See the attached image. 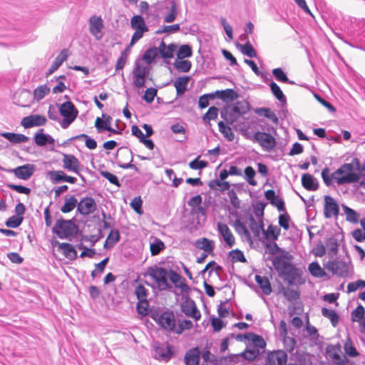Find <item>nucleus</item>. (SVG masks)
Returning <instances> with one entry per match:
<instances>
[{
  "instance_id": "864d4df0",
  "label": "nucleus",
  "mask_w": 365,
  "mask_h": 365,
  "mask_svg": "<svg viewBox=\"0 0 365 365\" xmlns=\"http://www.w3.org/2000/svg\"><path fill=\"white\" fill-rule=\"evenodd\" d=\"M250 110V105L248 101L243 100L237 101L233 105V110L238 112L240 115H242Z\"/></svg>"
},
{
  "instance_id": "c756f323",
  "label": "nucleus",
  "mask_w": 365,
  "mask_h": 365,
  "mask_svg": "<svg viewBox=\"0 0 365 365\" xmlns=\"http://www.w3.org/2000/svg\"><path fill=\"white\" fill-rule=\"evenodd\" d=\"M68 58V50L63 49L61 53L56 57L51 67L49 68L48 72L46 73L47 76L51 75L55 71H56L62 63L66 61Z\"/></svg>"
},
{
  "instance_id": "4468645a",
  "label": "nucleus",
  "mask_w": 365,
  "mask_h": 365,
  "mask_svg": "<svg viewBox=\"0 0 365 365\" xmlns=\"http://www.w3.org/2000/svg\"><path fill=\"white\" fill-rule=\"evenodd\" d=\"M97 208L95 200L91 197H86L78 202L77 212L83 216L92 214Z\"/></svg>"
},
{
  "instance_id": "7ed1b4c3",
  "label": "nucleus",
  "mask_w": 365,
  "mask_h": 365,
  "mask_svg": "<svg viewBox=\"0 0 365 365\" xmlns=\"http://www.w3.org/2000/svg\"><path fill=\"white\" fill-rule=\"evenodd\" d=\"M292 259V255L289 253L277 255L272 259V264L279 276L287 281L289 285L294 284L302 275V271L287 261Z\"/></svg>"
},
{
  "instance_id": "dca6fc26",
  "label": "nucleus",
  "mask_w": 365,
  "mask_h": 365,
  "mask_svg": "<svg viewBox=\"0 0 365 365\" xmlns=\"http://www.w3.org/2000/svg\"><path fill=\"white\" fill-rule=\"evenodd\" d=\"M324 215L325 218L337 216L339 214V206L338 202L329 195H325L324 197Z\"/></svg>"
},
{
  "instance_id": "a19ab883",
  "label": "nucleus",
  "mask_w": 365,
  "mask_h": 365,
  "mask_svg": "<svg viewBox=\"0 0 365 365\" xmlns=\"http://www.w3.org/2000/svg\"><path fill=\"white\" fill-rule=\"evenodd\" d=\"M280 292L286 299L290 302H294L298 300L300 297V292L297 290H294L289 287H285L282 286Z\"/></svg>"
},
{
  "instance_id": "49530a36",
  "label": "nucleus",
  "mask_w": 365,
  "mask_h": 365,
  "mask_svg": "<svg viewBox=\"0 0 365 365\" xmlns=\"http://www.w3.org/2000/svg\"><path fill=\"white\" fill-rule=\"evenodd\" d=\"M165 249L164 242L158 237H154L150 244V250L152 256L159 255L163 250Z\"/></svg>"
},
{
  "instance_id": "0e129e2a",
  "label": "nucleus",
  "mask_w": 365,
  "mask_h": 365,
  "mask_svg": "<svg viewBox=\"0 0 365 365\" xmlns=\"http://www.w3.org/2000/svg\"><path fill=\"white\" fill-rule=\"evenodd\" d=\"M245 179L246 181L252 186L257 185V181L254 179L256 172L255 169L251 166H247L245 168Z\"/></svg>"
},
{
  "instance_id": "e2e57ef3",
  "label": "nucleus",
  "mask_w": 365,
  "mask_h": 365,
  "mask_svg": "<svg viewBox=\"0 0 365 365\" xmlns=\"http://www.w3.org/2000/svg\"><path fill=\"white\" fill-rule=\"evenodd\" d=\"M192 55V47L187 44H183L178 48L177 56L179 59H183L185 58H189Z\"/></svg>"
},
{
  "instance_id": "9b49d317",
  "label": "nucleus",
  "mask_w": 365,
  "mask_h": 365,
  "mask_svg": "<svg viewBox=\"0 0 365 365\" xmlns=\"http://www.w3.org/2000/svg\"><path fill=\"white\" fill-rule=\"evenodd\" d=\"M252 140L257 142L262 149L267 152L271 151L277 146L275 138L271 134L265 132H256Z\"/></svg>"
},
{
  "instance_id": "c85d7f7f",
  "label": "nucleus",
  "mask_w": 365,
  "mask_h": 365,
  "mask_svg": "<svg viewBox=\"0 0 365 365\" xmlns=\"http://www.w3.org/2000/svg\"><path fill=\"white\" fill-rule=\"evenodd\" d=\"M249 221V227L251 231L252 232L254 237H259L261 232H264V222L262 219H259L258 222H257L255 217L250 215L248 217Z\"/></svg>"
},
{
  "instance_id": "f03ea898",
  "label": "nucleus",
  "mask_w": 365,
  "mask_h": 365,
  "mask_svg": "<svg viewBox=\"0 0 365 365\" xmlns=\"http://www.w3.org/2000/svg\"><path fill=\"white\" fill-rule=\"evenodd\" d=\"M292 259V255L289 253L277 255L272 259V264L279 276L287 281L289 285L294 284L302 275V271L287 261Z\"/></svg>"
},
{
  "instance_id": "774afa93",
  "label": "nucleus",
  "mask_w": 365,
  "mask_h": 365,
  "mask_svg": "<svg viewBox=\"0 0 365 365\" xmlns=\"http://www.w3.org/2000/svg\"><path fill=\"white\" fill-rule=\"evenodd\" d=\"M135 294L138 300L142 302L143 300H148L149 292L143 284H139L135 289Z\"/></svg>"
},
{
  "instance_id": "6e6552de",
  "label": "nucleus",
  "mask_w": 365,
  "mask_h": 365,
  "mask_svg": "<svg viewBox=\"0 0 365 365\" xmlns=\"http://www.w3.org/2000/svg\"><path fill=\"white\" fill-rule=\"evenodd\" d=\"M58 107L59 113L63 117L60 124L61 128L66 129L76 120L78 110L71 101H67Z\"/></svg>"
},
{
  "instance_id": "6e6d98bb",
  "label": "nucleus",
  "mask_w": 365,
  "mask_h": 365,
  "mask_svg": "<svg viewBox=\"0 0 365 365\" xmlns=\"http://www.w3.org/2000/svg\"><path fill=\"white\" fill-rule=\"evenodd\" d=\"M158 54V48L155 46L148 48L143 55L142 60L146 63L150 64L153 62Z\"/></svg>"
},
{
  "instance_id": "423d86ee",
  "label": "nucleus",
  "mask_w": 365,
  "mask_h": 365,
  "mask_svg": "<svg viewBox=\"0 0 365 365\" xmlns=\"http://www.w3.org/2000/svg\"><path fill=\"white\" fill-rule=\"evenodd\" d=\"M352 163H344L332 173V178L341 185L347 183H353L359 181V174L353 172Z\"/></svg>"
},
{
  "instance_id": "412c9836",
  "label": "nucleus",
  "mask_w": 365,
  "mask_h": 365,
  "mask_svg": "<svg viewBox=\"0 0 365 365\" xmlns=\"http://www.w3.org/2000/svg\"><path fill=\"white\" fill-rule=\"evenodd\" d=\"M359 29L353 34V39L356 47L365 51V21L359 23Z\"/></svg>"
},
{
  "instance_id": "a878e982",
  "label": "nucleus",
  "mask_w": 365,
  "mask_h": 365,
  "mask_svg": "<svg viewBox=\"0 0 365 365\" xmlns=\"http://www.w3.org/2000/svg\"><path fill=\"white\" fill-rule=\"evenodd\" d=\"M35 143L40 147L46 145L47 144L53 145L55 140L48 134L43 133V129H39L34 137Z\"/></svg>"
},
{
  "instance_id": "f704fd0d",
  "label": "nucleus",
  "mask_w": 365,
  "mask_h": 365,
  "mask_svg": "<svg viewBox=\"0 0 365 365\" xmlns=\"http://www.w3.org/2000/svg\"><path fill=\"white\" fill-rule=\"evenodd\" d=\"M1 135L4 138H5L6 140H8L11 143H21L29 141V138L26 136L24 134L21 133H9L5 132L2 133Z\"/></svg>"
},
{
  "instance_id": "1a4fd4ad",
  "label": "nucleus",
  "mask_w": 365,
  "mask_h": 365,
  "mask_svg": "<svg viewBox=\"0 0 365 365\" xmlns=\"http://www.w3.org/2000/svg\"><path fill=\"white\" fill-rule=\"evenodd\" d=\"M350 264V259H349L348 262H346L339 257H336L333 260H329L324 264V267L334 275L341 277H346L349 274Z\"/></svg>"
},
{
  "instance_id": "4c0bfd02",
  "label": "nucleus",
  "mask_w": 365,
  "mask_h": 365,
  "mask_svg": "<svg viewBox=\"0 0 365 365\" xmlns=\"http://www.w3.org/2000/svg\"><path fill=\"white\" fill-rule=\"evenodd\" d=\"M103 118H104L103 120L98 117L95 122V127L98 133L107 130L110 127L111 116L103 114Z\"/></svg>"
},
{
  "instance_id": "37998d69",
  "label": "nucleus",
  "mask_w": 365,
  "mask_h": 365,
  "mask_svg": "<svg viewBox=\"0 0 365 365\" xmlns=\"http://www.w3.org/2000/svg\"><path fill=\"white\" fill-rule=\"evenodd\" d=\"M120 240V232L115 229L111 230L105 243L104 248L108 249L113 247L116 243H118Z\"/></svg>"
},
{
  "instance_id": "4be33fe9",
  "label": "nucleus",
  "mask_w": 365,
  "mask_h": 365,
  "mask_svg": "<svg viewBox=\"0 0 365 365\" xmlns=\"http://www.w3.org/2000/svg\"><path fill=\"white\" fill-rule=\"evenodd\" d=\"M62 160L63 168L68 171L78 173L80 169V162L78 158L72 154H63Z\"/></svg>"
},
{
  "instance_id": "052dcab7",
  "label": "nucleus",
  "mask_w": 365,
  "mask_h": 365,
  "mask_svg": "<svg viewBox=\"0 0 365 365\" xmlns=\"http://www.w3.org/2000/svg\"><path fill=\"white\" fill-rule=\"evenodd\" d=\"M342 208L346 215V219L347 221L353 223L358 222L359 214L354 210L345 205H342Z\"/></svg>"
},
{
  "instance_id": "5fc2aeb1",
  "label": "nucleus",
  "mask_w": 365,
  "mask_h": 365,
  "mask_svg": "<svg viewBox=\"0 0 365 365\" xmlns=\"http://www.w3.org/2000/svg\"><path fill=\"white\" fill-rule=\"evenodd\" d=\"M250 335V340L254 347L252 349H264L265 346H266V342L264 341V339L262 338V336H259V335H257L256 334H254V333H251V334H249Z\"/></svg>"
},
{
  "instance_id": "69168bd1",
  "label": "nucleus",
  "mask_w": 365,
  "mask_h": 365,
  "mask_svg": "<svg viewBox=\"0 0 365 365\" xmlns=\"http://www.w3.org/2000/svg\"><path fill=\"white\" fill-rule=\"evenodd\" d=\"M218 108L215 106L210 107L207 113L202 116V120L205 123L210 125V120H215L218 115Z\"/></svg>"
},
{
  "instance_id": "0eeeda50",
  "label": "nucleus",
  "mask_w": 365,
  "mask_h": 365,
  "mask_svg": "<svg viewBox=\"0 0 365 365\" xmlns=\"http://www.w3.org/2000/svg\"><path fill=\"white\" fill-rule=\"evenodd\" d=\"M78 230V226L73 222V220H64L62 217L56 220L52 228V232L60 239L73 237L77 234Z\"/></svg>"
},
{
  "instance_id": "2f4dec72",
  "label": "nucleus",
  "mask_w": 365,
  "mask_h": 365,
  "mask_svg": "<svg viewBox=\"0 0 365 365\" xmlns=\"http://www.w3.org/2000/svg\"><path fill=\"white\" fill-rule=\"evenodd\" d=\"M176 50V46L173 43L169 44L168 46L164 41H161L159 48L158 53L163 58H172L174 56V52Z\"/></svg>"
},
{
  "instance_id": "4d7b16f0",
  "label": "nucleus",
  "mask_w": 365,
  "mask_h": 365,
  "mask_svg": "<svg viewBox=\"0 0 365 365\" xmlns=\"http://www.w3.org/2000/svg\"><path fill=\"white\" fill-rule=\"evenodd\" d=\"M48 174L53 183L65 182L66 174L62 170H52Z\"/></svg>"
},
{
  "instance_id": "603ef678",
  "label": "nucleus",
  "mask_w": 365,
  "mask_h": 365,
  "mask_svg": "<svg viewBox=\"0 0 365 365\" xmlns=\"http://www.w3.org/2000/svg\"><path fill=\"white\" fill-rule=\"evenodd\" d=\"M326 247L329 250V255L334 257L338 252V240L334 236L328 238L326 241Z\"/></svg>"
},
{
  "instance_id": "2eb2a0df",
  "label": "nucleus",
  "mask_w": 365,
  "mask_h": 365,
  "mask_svg": "<svg viewBox=\"0 0 365 365\" xmlns=\"http://www.w3.org/2000/svg\"><path fill=\"white\" fill-rule=\"evenodd\" d=\"M158 324L164 329L174 333L175 330V315L172 311H165L158 318Z\"/></svg>"
},
{
  "instance_id": "7c9ffc66",
  "label": "nucleus",
  "mask_w": 365,
  "mask_h": 365,
  "mask_svg": "<svg viewBox=\"0 0 365 365\" xmlns=\"http://www.w3.org/2000/svg\"><path fill=\"white\" fill-rule=\"evenodd\" d=\"M58 247L59 250H62L63 255L66 258L71 260H74L77 258V251L72 245L66 242H58Z\"/></svg>"
},
{
  "instance_id": "c03bdc74",
  "label": "nucleus",
  "mask_w": 365,
  "mask_h": 365,
  "mask_svg": "<svg viewBox=\"0 0 365 365\" xmlns=\"http://www.w3.org/2000/svg\"><path fill=\"white\" fill-rule=\"evenodd\" d=\"M217 94H219V99H221L225 102L233 101L238 97L237 93L231 88L221 91L217 90Z\"/></svg>"
},
{
  "instance_id": "ddd939ff",
  "label": "nucleus",
  "mask_w": 365,
  "mask_h": 365,
  "mask_svg": "<svg viewBox=\"0 0 365 365\" xmlns=\"http://www.w3.org/2000/svg\"><path fill=\"white\" fill-rule=\"evenodd\" d=\"M181 311L187 317L193 318L195 321H198L201 318L200 312L197 308L194 300L187 297L185 300L181 303Z\"/></svg>"
},
{
  "instance_id": "de8ad7c7",
  "label": "nucleus",
  "mask_w": 365,
  "mask_h": 365,
  "mask_svg": "<svg viewBox=\"0 0 365 365\" xmlns=\"http://www.w3.org/2000/svg\"><path fill=\"white\" fill-rule=\"evenodd\" d=\"M322 314L330 320L333 327H335L339 324V316L335 311L323 307L322 309Z\"/></svg>"
},
{
  "instance_id": "f257e3e1",
  "label": "nucleus",
  "mask_w": 365,
  "mask_h": 365,
  "mask_svg": "<svg viewBox=\"0 0 365 365\" xmlns=\"http://www.w3.org/2000/svg\"><path fill=\"white\" fill-rule=\"evenodd\" d=\"M292 259V255L289 253L277 255L272 259V264L279 276L287 281L289 285L294 284L302 275V271L287 261Z\"/></svg>"
},
{
  "instance_id": "39448f33",
  "label": "nucleus",
  "mask_w": 365,
  "mask_h": 365,
  "mask_svg": "<svg viewBox=\"0 0 365 365\" xmlns=\"http://www.w3.org/2000/svg\"><path fill=\"white\" fill-rule=\"evenodd\" d=\"M168 273L169 270L167 269L155 265L148 267L144 275H148L155 280L160 291H170L173 287L168 281Z\"/></svg>"
},
{
  "instance_id": "a18cd8bd",
  "label": "nucleus",
  "mask_w": 365,
  "mask_h": 365,
  "mask_svg": "<svg viewBox=\"0 0 365 365\" xmlns=\"http://www.w3.org/2000/svg\"><path fill=\"white\" fill-rule=\"evenodd\" d=\"M309 273L314 277H327V272L320 267L317 262H313L308 266Z\"/></svg>"
},
{
  "instance_id": "bb28decb",
  "label": "nucleus",
  "mask_w": 365,
  "mask_h": 365,
  "mask_svg": "<svg viewBox=\"0 0 365 365\" xmlns=\"http://www.w3.org/2000/svg\"><path fill=\"white\" fill-rule=\"evenodd\" d=\"M217 228L219 232L222 235L226 244L232 247L235 244V237L226 224L218 222Z\"/></svg>"
},
{
  "instance_id": "8fccbe9b",
  "label": "nucleus",
  "mask_w": 365,
  "mask_h": 365,
  "mask_svg": "<svg viewBox=\"0 0 365 365\" xmlns=\"http://www.w3.org/2000/svg\"><path fill=\"white\" fill-rule=\"evenodd\" d=\"M255 113L259 115H263L265 118L271 120L272 123L277 124L279 123V119L276 114L272 112L268 108H259L255 110Z\"/></svg>"
},
{
  "instance_id": "c9c22d12",
  "label": "nucleus",
  "mask_w": 365,
  "mask_h": 365,
  "mask_svg": "<svg viewBox=\"0 0 365 365\" xmlns=\"http://www.w3.org/2000/svg\"><path fill=\"white\" fill-rule=\"evenodd\" d=\"M64 201V205L60 209L63 213L70 212L78 206V200L74 195H66Z\"/></svg>"
},
{
  "instance_id": "393cba45",
  "label": "nucleus",
  "mask_w": 365,
  "mask_h": 365,
  "mask_svg": "<svg viewBox=\"0 0 365 365\" xmlns=\"http://www.w3.org/2000/svg\"><path fill=\"white\" fill-rule=\"evenodd\" d=\"M200 351L198 346L190 349L185 352L184 361L186 365H199Z\"/></svg>"
},
{
  "instance_id": "a211bd4d",
  "label": "nucleus",
  "mask_w": 365,
  "mask_h": 365,
  "mask_svg": "<svg viewBox=\"0 0 365 365\" xmlns=\"http://www.w3.org/2000/svg\"><path fill=\"white\" fill-rule=\"evenodd\" d=\"M287 354L282 350L274 351L267 354L266 362L268 365H285Z\"/></svg>"
},
{
  "instance_id": "3c124183",
  "label": "nucleus",
  "mask_w": 365,
  "mask_h": 365,
  "mask_svg": "<svg viewBox=\"0 0 365 365\" xmlns=\"http://www.w3.org/2000/svg\"><path fill=\"white\" fill-rule=\"evenodd\" d=\"M272 73L275 79L279 82L286 83L291 85L295 84L293 81H291L288 78L287 74L281 68H274Z\"/></svg>"
},
{
  "instance_id": "9d476101",
  "label": "nucleus",
  "mask_w": 365,
  "mask_h": 365,
  "mask_svg": "<svg viewBox=\"0 0 365 365\" xmlns=\"http://www.w3.org/2000/svg\"><path fill=\"white\" fill-rule=\"evenodd\" d=\"M154 358L165 362L169 361L175 356L174 346L168 342H156L154 345Z\"/></svg>"
},
{
  "instance_id": "e433bc0d",
  "label": "nucleus",
  "mask_w": 365,
  "mask_h": 365,
  "mask_svg": "<svg viewBox=\"0 0 365 365\" xmlns=\"http://www.w3.org/2000/svg\"><path fill=\"white\" fill-rule=\"evenodd\" d=\"M150 73V68L141 64L140 61L137 59L135 61L134 68L133 70V76H137L138 78L141 77H148Z\"/></svg>"
},
{
  "instance_id": "5701e85b",
  "label": "nucleus",
  "mask_w": 365,
  "mask_h": 365,
  "mask_svg": "<svg viewBox=\"0 0 365 365\" xmlns=\"http://www.w3.org/2000/svg\"><path fill=\"white\" fill-rule=\"evenodd\" d=\"M220 116L227 124L232 125L241 115L238 112L233 110V106H227L222 108Z\"/></svg>"
},
{
  "instance_id": "ea45409f",
  "label": "nucleus",
  "mask_w": 365,
  "mask_h": 365,
  "mask_svg": "<svg viewBox=\"0 0 365 365\" xmlns=\"http://www.w3.org/2000/svg\"><path fill=\"white\" fill-rule=\"evenodd\" d=\"M269 87L273 96L281 103L282 106H285L287 104V98L280 87L274 81L270 82Z\"/></svg>"
},
{
  "instance_id": "473e14b6",
  "label": "nucleus",
  "mask_w": 365,
  "mask_h": 365,
  "mask_svg": "<svg viewBox=\"0 0 365 365\" xmlns=\"http://www.w3.org/2000/svg\"><path fill=\"white\" fill-rule=\"evenodd\" d=\"M255 279L264 294L269 295L272 293L271 283L267 277L256 274Z\"/></svg>"
},
{
  "instance_id": "72a5a7b5",
  "label": "nucleus",
  "mask_w": 365,
  "mask_h": 365,
  "mask_svg": "<svg viewBox=\"0 0 365 365\" xmlns=\"http://www.w3.org/2000/svg\"><path fill=\"white\" fill-rule=\"evenodd\" d=\"M190 79V76H180L176 78L174 82V86L176 88L177 96H180L185 93Z\"/></svg>"
},
{
  "instance_id": "13d9d810",
  "label": "nucleus",
  "mask_w": 365,
  "mask_h": 365,
  "mask_svg": "<svg viewBox=\"0 0 365 365\" xmlns=\"http://www.w3.org/2000/svg\"><path fill=\"white\" fill-rule=\"evenodd\" d=\"M175 68L180 72H189L192 67V63L189 60H176L173 63Z\"/></svg>"
},
{
  "instance_id": "6ab92c4d",
  "label": "nucleus",
  "mask_w": 365,
  "mask_h": 365,
  "mask_svg": "<svg viewBox=\"0 0 365 365\" xmlns=\"http://www.w3.org/2000/svg\"><path fill=\"white\" fill-rule=\"evenodd\" d=\"M46 123V118L41 115H30L24 117L21 122V125L25 128H30L34 126H41Z\"/></svg>"
},
{
  "instance_id": "79ce46f5",
  "label": "nucleus",
  "mask_w": 365,
  "mask_h": 365,
  "mask_svg": "<svg viewBox=\"0 0 365 365\" xmlns=\"http://www.w3.org/2000/svg\"><path fill=\"white\" fill-rule=\"evenodd\" d=\"M208 186L211 190L225 192L230 190V184L227 181H222L221 180L214 179L209 182Z\"/></svg>"
},
{
  "instance_id": "09e8293b",
  "label": "nucleus",
  "mask_w": 365,
  "mask_h": 365,
  "mask_svg": "<svg viewBox=\"0 0 365 365\" xmlns=\"http://www.w3.org/2000/svg\"><path fill=\"white\" fill-rule=\"evenodd\" d=\"M219 131L222 134L223 137L228 141L231 142L235 139V134L232 128L226 125L223 121L218 123Z\"/></svg>"
},
{
  "instance_id": "f3484780",
  "label": "nucleus",
  "mask_w": 365,
  "mask_h": 365,
  "mask_svg": "<svg viewBox=\"0 0 365 365\" xmlns=\"http://www.w3.org/2000/svg\"><path fill=\"white\" fill-rule=\"evenodd\" d=\"M89 31L97 40L103 37V21L101 16H93L89 19Z\"/></svg>"
},
{
  "instance_id": "cd10ccee",
  "label": "nucleus",
  "mask_w": 365,
  "mask_h": 365,
  "mask_svg": "<svg viewBox=\"0 0 365 365\" xmlns=\"http://www.w3.org/2000/svg\"><path fill=\"white\" fill-rule=\"evenodd\" d=\"M194 245L197 249L202 250L210 254H212L215 249V242L206 237H202L197 240L194 242Z\"/></svg>"
},
{
  "instance_id": "58836bf2",
  "label": "nucleus",
  "mask_w": 365,
  "mask_h": 365,
  "mask_svg": "<svg viewBox=\"0 0 365 365\" xmlns=\"http://www.w3.org/2000/svg\"><path fill=\"white\" fill-rule=\"evenodd\" d=\"M131 27L135 31L147 32L148 28L145 24L144 19L140 15L134 16L130 20Z\"/></svg>"
},
{
  "instance_id": "f8f14e48",
  "label": "nucleus",
  "mask_w": 365,
  "mask_h": 365,
  "mask_svg": "<svg viewBox=\"0 0 365 365\" xmlns=\"http://www.w3.org/2000/svg\"><path fill=\"white\" fill-rule=\"evenodd\" d=\"M4 171L9 173H14L15 177L23 180H28L34 175L36 171V165L27 163L16 168L4 169Z\"/></svg>"
},
{
  "instance_id": "680f3d73",
  "label": "nucleus",
  "mask_w": 365,
  "mask_h": 365,
  "mask_svg": "<svg viewBox=\"0 0 365 365\" xmlns=\"http://www.w3.org/2000/svg\"><path fill=\"white\" fill-rule=\"evenodd\" d=\"M280 228L275 225H269L267 227V231L264 230L263 234L267 238H271L273 240H277L279 235H280Z\"/></svg>"
},
{
  "instance_id": "b1692460",
  "label": "nucleus",
  "mask_w": 365,
  "mask_h": 365,
  "mask_svg": "<svg viewBox=\"0 0 365 365\" xmlns=\"http://www.w3.org/2000/svg\"><path fill=\"white\" fill-rule=\"evenodd\" d=\"M302 185L308 191H316L319 187L318 180L309 173L302 175Z\"/></svg>"
},
{
  "instance_id": "20e7f679",
  "label": "nucleus",
  "mask_w": 365,
  "mask_h": 365,
  "mask_svg": "<svg viewBox=\"0 0 365 365\" xmlns=\"http://www.w3.org/2000/svg\"><path fill=\"white\" fill-rule=\"evenodd\" d=\"M292 259V255L289 253L277 255L272 259V264L279 276L287 281L289 285L294 284L302 275V271L287 261Z\"/></svg>"
},
{
  "instance_id": "338daca9",
  "label": "nucleus",
  "mask_w": 365,
  "mask_h": 365,
  "mask_svg": "<svg viewBox=\"0 0 365 365\" xmlns=\"http://www.w3.org/2000/svg\"><path fill=\"white\" fill-rule=\"evenodd\" d=\"M23 220V216L13 215L6 220L5 225L8 227L16 228L21 225Z\"/></svg>"
},
{
  "instance_id": "aec40b11",
  "label": "nucleus",
  "mask_w": 365,
  "mask_h": 365,
  "mask_svg": "<svg viewBox=\"0 0 365 365\" xmlns=\"http://www.w3.org/2000/svg\"><path fill=\"white\" fill-rule=\"evenodd\" d=\"M168 278L176 288L180 289L182 292H188L189 286L185 283V279L173 269H169Z\"/></svg>"
},
{
  "instance_id": "bf43d9fd",
  "label": "nucleus",
  "mask_w": 365,
  "mask_h": 365,
  "mask_svg": "<svg viewBox=\"0 0 365 365\" xmlns=\"http://www.w3.org/2000/svg\"><path fill=\"white\" fill-rule=\"evenodd\" d=\"M49 92L50 88L46 85L39 86L34 91V98L37 101H39L42 100Z\"/></svg>"
}]
</instances>
